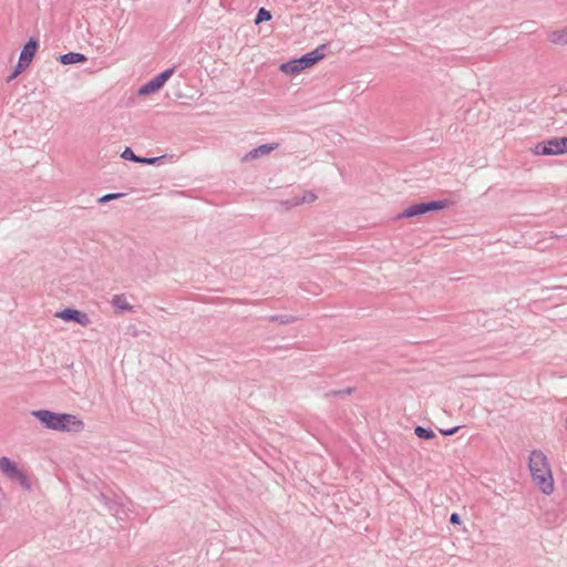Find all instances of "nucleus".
Listing matches in <instances>:
<instances>
[{
  "instance_id": "obj_8",
  "label": "nucleus",
  "mask_w": 567,
  "mask_h": 567,
  "mask_svg": "<svg viewBox=\"0 0 567 567\" xmlns=\"http://www.w3.org/2000/svg\"><path fill=\"white\" fill-rule=\"evenodd\" d=\"M279 146L278 143L262 144L258 147L252 148L247 154H245L241 158V162H251L258 158H261L266 155H269L272 151L277 150Z\"/></svg>"
},
{
  "instance_id": "obj_17",
  "label": "nucleus",
  "mask_w": 567,
  "mask_h": 567,
  "mask_svg": "<svg viewBox=\"0 0 567 567\" xmlns=\"http://www.w3.org/2000/svg\"><path fill=\"white\" fill-rule=\"evenodd\" d=\"M270 19H271L270 12L264 8H260L257 12L255 23L258 24L262 21H269Z\"/></svg>"
},
{
  "instance_id": "obj_15",
  "label": "nucleus",
  "mask_w": 567,
  "mask_h": 567,
  "mask_svg": "<svg viewBox=\"0 0 567 567\" xmlns=\"http://www.w3.org/2000/svg\"><path fill=\"white\" fill-rule=\"evenodd\" d=\"M414 432L415 435L422 440H432L435 437V433L429 427L416 426Z\"/></svg>"
},
{
  "instance_id": "obj_23",
  "label": "nucleus",
  "mask_w": 567,
  "mask_h": 567,
  "mask_svg": "<svg viewBox=\"0 0 567 567\" xmlns=\"http://www.w3.org/2000/svg\"><path fill=\"white\" fill-rule=\"evenodd\" d=\"M559 148L561 150V154L567 153V137H558Z\"/></svg>"
},
{
  "instance_id": "obj_26",
  "label": "nucleus",
  "mask_w": 567,
  "mask_h": 567,
  "mask_svg": "<svg viewBox=\"0 0 567 567\" xmlns=\"http://www.w3.org/2000/svg\"><path fill=\"white\" fill-rule=\"evenodd\" d=\"M106 506L109 507L110 511H113V507L112 505L109 503V502H105Z\"/></svg>"
},
{
  "instance_id": "obj_22",
  "label": "nucleus",
  "mask_w": 567,
  "mask_h": 567,
  "mask_svg": "<svg viewBox=\"0 0 567 567\" xmlns=\"http://www.w3.org/2000/svg\"><path fill=\"white\" fill-rule=\"evenodd\" d=\"M157 161L158 157H138L137 163L155 164Z\"/></svg>"
},
{
  "instance_id": "obj_20",
  "label": "nucleus",
  "mask_w": 567,
  "mask_h": 567,
  "mask_svg": "<svg viewBox=\"0 0 567 567\" xmlns=\"http://www.w3.org/2000/svg\"><path fill=\"white\" fill-rule=\"evenodd\" d=\"M28 65L29 64H22V61L19 60L13 73L9 76V81L20 74Z\"/></svg>"
},
{
  "instance_id": "obj_13",
  "label": "nucleus",
  "mask_w": 567,
  "mask_h": 567,
  "mask_svg": "<svg viewBox=\"0 0 567 567\" xmlns=\"http://www.w3.org/2000/svg\"><path fill=\"white\" fill-rule=\"evenodd\" d=\"M548 39L554 44H567V27L563 30L551 32Z\"/></svg>"
},
{
  "instance_id": "obj_25",
  "label": "nucleus",
  "mask_w": 567,
  "mask_h": 567,
  "mask_svg": "<svg viewBox=\"0 0 567 567\" xmlns=\"http://www.w3.org/2000/svg\"><path fill=\"white\" fill-rule=\"evenodd\" d=\"M458 427L455 426V427H452V429H449V430H445V431H441V433L445 436H450V435H453L457 432Z\"/></svg>"
},
{
  "instance_id": "obj_3",
  "label": "nucleus",
  "mask_w": 567,
  "mask_h": 567,
  "mask_svg": "<svg viewBox=\"0 0 567 567\" xmlns=\"http://www.w3.org/2000/svg\"><path fill=\"white\" fill-rule=\"evenodd\" d=\"M327 49V44H321L316 50L302 55L299 59H295L282 63L280 65V70L286 74H298L301 71L312 66L318 61L324 58V51Z\"/></svg>"
},
{
  "instance_id": "obj_16",
  "label": "nucleus",
  "mask_w": 567,
  "mask_h": 567,
  "mask_svg": "<svg viewBox=\"0 0 567 567\" xmlns=\"http://www.w3.org/2000/svg\"><path fill=\"white\" fill-rule=\"evenodd\" d=\"M173 73H174V68L167 69L154 78L157 81V83L159 84V86L162 87L166 83V81L173 75Z\"/></svg>"
},
{
  "instance_id": "obj_18",
  "label": "nucleus",
  "mask_w": 567,
  "mask_h": 567,
  "mask_svg": "<svg viewBox=\"0 0 567 567\" xmlns=\"http://www.w3.org/2000/svg\"><path fill=\"white\" fill-rule=\"evenodd\" d=\"M121 157L124 159L137 163V159L140 156L135 155L134 152L130 147H126L123 151V153L121 154Z\"/></svg>"
},
{
  "instance_id": "obj_6",
  "label": "nucleus",
  "mask_w": 567,
  "mask_h": 567,
  "mask_svg": "<svg viewBox=\"0 0 567 567\" xmlns=\"http://www.w3.org/2000/svg\"><path fill=\"white\" fill-rule=\"evenodd\" d=\"M561 150L559 148L558 137H551L537 143L532 151L535 155L551 156L561 155Z\"/></svg>"
},
{
  "instance_id": "obj_24",
  "label": "nucleus",
  "mask_w": 567,
  "mask_h": 567,
  "mask_svg": "<svg viewBox=\"0 0 567 567\" xmlns=\"http://www.w3.org/2000/svg\"><path fill=\"white\" fill-rule=\"evenodd\" d=\"M450 523L453 524V525H458L461 524V517L457 513H453L451 514L450 516Z\"/></svg>"
},
{
  "instance_id": "obj_2",
  "label": "nucleus",
  "mask_w": 567,
  "mask_h": 567,
  "mask_svg": "<svg viewBox=\"0 0 567 567\" xmlns=\"http://www.w3.org/2000/svg\"><path fill=\"white\" fill-rule=\"evenodd\" d=\"M528 467L536 486L546 495L554 492V477L547 456L539 450L530 452Z\"/></svg>"
},
{
  "instance_id": "obj_4",
  "label": "nucleus",
  "mask_w": 567,
  "mask_h": 567,
  "mask_svg": "<svg viewBox=\"0 0 567 567\" xmlns=\"http://www.w3.org/2000/svg\"><path fill=\"white\" fill-rule=\"evenodd\" d=\"M450 202L447 199L444 200H433L429 203H419L406 207L402 213L398 215V218H411L415 217L429 212L440 210L449 207Z\"/></svg>"
},
{
  "instance_id": "obj_1",
  "label": "nucleus",
  "mask_w": 567,
  "mask_h": 567,
  "mask_svg": "<svg viewBox=\"0 0 567 567\" xmlns=\"http://www.w3.org/2000/svg\"><path fill=\"white\" fill-rule=\"evenodd\" d=\"M31 414L49 430L73 433L84 430V422L74 414L56 413L50 410H34Z\"/></svg>"
},
{
  "instance_id": "obj_12",
  "label": "nucleus",
  "mask_w": 567,
  "mask_h": 567,
  "mask_svg": "<svg viewBox=\"0 0 567 567\" xmlns=\"http://www.w3.org/2000/svg\"><path fill=\"white\" fill-rule=\"evenodd\" d=\"M159 89H162V87L159 86V84L157 83L155 78H153L150 81H147L146 83H144L138 89V94L140 95H147V94L157 92Z\"/></svg>"
},
{
  "instance_id": "obj_21",
  "label": "nucleus",
  "mask_w": 567,
  "mask_h": 567,
  "mask_svg": "<svg viewBox=\"0 0 567 567\" xmlns=\"http://www.w3.org/2000/svg\"><path fill=\"white\" fill-rule=\"evenodd\" d=\"M121 196H122V194H120V193L106 194V195L102 196V197L99 199V202H100V203H106V202H110V200H112V199H116V198H118V197H121Z\"/></svg>"
},
{
  "instance_id": "obj_14",
  "label": "nucleus",
  "mask_w": 567,
  "mask_h": 567,
  "mask_svg": "<svg viewBox=\"0 0 567 567\" xmlns=\"http://www.w3.org/2000/svg\"><path fill=\"white\" fill-rule=\"evenodd\" d=\"M317 199V195L312 192H306L302 197H293L290 202L291 206H298L306 203H312Z\"/></svg>"
},
{
  "instance_id": "obj_10",
  "label": "nucleus",
  "mask_w": 567,
  "mask_h": 567,
  "mask_svg": "<svg viewBox=\"0 0 567 567\" xmlns=\"http://www.w3.org/2000/svg\"><path fill=\"white\" fill-rule=\"evenodd\" d=\"M111 305L120 311H132L133 306L127 301L124 293L114 295L111 300Z\"/></svg>"
},
{
  "instance_id": "obj_5",
  "label": "nucleus",
  "mask_w": 567,
  "mask_h": 567,
  "mask_svg": "<svg viewBox=\"0 0 567 567\" xmlns=\"http://www.w3.org/2000/svg\"><path fill=\"white\" fill-rule=\"evenodd\" d=\"M0 471L9 480L17 481L24 489L31 488L28 476L9 457H0Z\"/></svg>"
},
{
  "instance_id": "obj_7",
  "label": "nucleus",
  "mask_w": 567,
  "mask_h": 567,
  "mask_svg": "<svg viewBox=\"0 0 567 567\" xmlns=\"http://www.w3.org/2000/svg\"><path fill=\"white\" fill-rule=\"evenodd\" d=\"M56 317L63 319L64 321H75L82 327H87L91 323L90 317L87 313L82 312L80 310L73 308H66L56 313Z\"/></svg>"
},
{
  "instance_id": "obj_19",
  "label": "nucleus",
  "mask_w": 567,
  "mask_h": 567,
  "mask_svg": "<svg viewBox=\"0 0 567 567\" xmlns=\"http://www.w3.org/2000/svg\"><path fill=\"white\" fill-rule=\"evenodd\" d=\"M270 320L271 321H278L280 323H290V322L296 321V318L291 317V316L280 315V316H272L270 318Z\"/></svg>"
},
{
  "instance_id": "obj_9",
  "label": "nucleus",
  "mask_w": 567,
  "mask_h": 567,
  "mask_svg": "<svg viewBox=\"0 0 567 567\" xmlns=\"http://www.w3.org/2000/svg\"><path fill=\"white\" fill-rule=\"evenodd\" d=\"M38 48V43L35 40L30 39L23 47L19 60L22 61V64H30L32 61L35 51Z\"/></svg>"
},
{
  "instance_id": "obj_27",
  "label": "nucleus",
  "mask_w": 567,
  "mask_h": 567,
  "mask_svg": "<svg viewBox=\"0 0 567 567\" xmlns=\"http://www.w3.org/2000/svg\"><path fill=\"white\" fill-rule=\"evenodd\" d=\"M344 393H347V394L351 393V389H348L347 391H344Z\"/></svg>"
},
{
  "instance_id": "obj_11",
  "label": "nucleus",
  "mask_w": 567,
  "mask_h": 567,
  "mask_svg": "<svg viewBox=\"0 0 567 567\" xmlns=\"http://www.w3.org/2000/svg\"><path fill=\"white\" fill-rule=\"evenodd\" d=\"M59 60L62 64L69 65V64L85 62L87 59L82 53L69 52V53L60 55Z\"/></svg>"
}]
</instances>
